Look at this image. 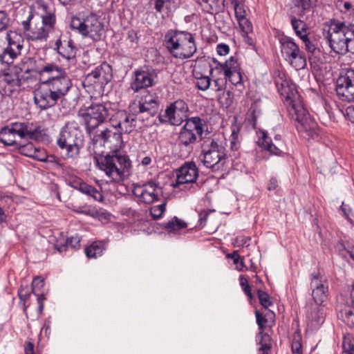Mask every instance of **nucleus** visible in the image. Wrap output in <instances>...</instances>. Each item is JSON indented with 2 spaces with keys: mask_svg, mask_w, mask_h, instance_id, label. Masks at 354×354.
<instances>
[{
  "mask_svg": "<svg viewBox=\"0 0 354 354\" xmlns=\"http://www.w3.org/2000/svg\"><path fill=\"white\" fill-rule=\"evenodd\" d=\"M39 84L34 92V102L41 110L53 107L72 87L65 70L55 63H46L37 70Z\"/></svg>",
  "mask_w": 354,
  "mask_h": 354,
  "instance_id": "1",
  "label": "nucleus"
},
{
  "mask_svg": "<svg viewBox=\"0 0 354 354\" xmlns=\"http://www.w3.org/2000/svg\"><path fill=\"white\" fill-rule=\"evenodd\" d=\"M275 84L286 103L290 115L297 122L296 128L301 136L307 140L317 139L319 132L317 124L308 117L295 84L281 71H279V75L275 78Z\"/></svg>",
  "mask_w": 354,
  "mask_h": 354,
  "instance_id": "2",
  "label": "nucleus"
},
{
  "mask_svg": "<svg viewBox=\"0 0 354 354\" xmlns=\"http://www.w3.org/2000/svg\"><path fill=\"white\" fill-rule=\"evenodd\" d=\"M113 111L110 104L93 103L81 113V116L86 125V132L94 145L99 144L102 146L112 141H116L118 147L122 144L120 133H112L109 129H105L99 133L95 131L98 127L111 118Z\"/></svg>",
  "mask_w": 354,
  "mask_h": 354,
  "instance_id": "3",
  "label": "nucleus"
},
{
  "mask_svg": "<svg viewBox=\"0 0 354 354\" xmlns=\"http://www.w3.org/2000/svg\"><path fill=\"white\" fill-rule=\"evenodd\" d=\"M324 37L336 54L354 55V24L330 19L328 29H324Z\"/></svg>",
  "mask_w": 354,
  "mask_h": 354,
  "instance_id": "4",
  "label": "nucleus"
},
{
  "mask_svg": "<svg viewBox=\"0 0 354 354\" xmlns=\"http://www.w3.org/2000/svg\"><path fill=\"white\" fill-rule=\"evenodd\" d=\"M122 145L116 146V141L105 144L104 146L106 145L111 151L105 156L95 158L97 167L114 182L122 180L131 167L129 157L120 151Z\"/></svg>",
  "mask_w": 354,
  "mask_h": 354,
  "instance_id": "5",
  "label": "nucleus"
},
{
  "mask_svg": "<svg viewBox=\"0 0 354 354\" xmlns=\"http://www.w3.org/2000/svg\"><path fill=\"white\" fill-rule=\"evenodd\" d=\"M164 44L168 52L179 59L191 58L197 50L194 35L187 31L169 30L164 36Z\"/></svg>",
  "mask_w": 354,
  "mask_h": 354,
  "instance_id": "6",
  "label": "nucleus"
},
{
  "mask_svg": "<svg viewBox=\"0 0 354 354\" xmlns=\"http://www.w3.org/2000/svg\"><path fill=\"white\" fill-rule=\"evenodd\" d=\"M205 123L199 117L189 118L178 133L176 144L183 150L181 156L187 157L193 150V146L202 139Z\"/></svg>",
  "mask_w": 354,
  "mask_h": 354,
  "instance_id": "7",
  "label": "nucleus"
},
{
  "mask_svg": "<svg viewBox=\"0 0 354 354\" xmlns=\"http://www.w3.org/2000/svg\"><path fill=\"white\" fill-rule=\"evenodd\" d=\"M32 72V70L22 64L10 67L0 74V94L10 96L17 91L22 84L31 79Z\"/></svg>",
  "mask_w": 354,
  "mask_h": 354,
  "instance_id": "8",
  "label": "nucleus"
},
{
  "mask_svg": "<svg viewBox=\"0 0 354 354\" xmlns=\"http://www.w3.org/2000/svg\"><path fill=\"white\" fill-rule=\"evenodd\" d=\"M82 141L83 135L78 123L75 121H69L62 128L57 144L61 149L66 150V156L69 158L79 154Z\"/></svg>",
  "mask_w": 354,
  "mask_h": 354,
  "instance_id": "9",
  "label": "nucleus"
},
{
  "mask_svg": "<svg viewBox=\"0 0 354 354\" xmlns=\"http://www.w3.org/2000/svg\"><path fill=\"white\" fill-rule=\"evenodd\" d=\"M202 162L212 171H218L225 163V148L218 139L208 138L202 144Z\"/></svg>",
  "mask_w": 354,
  "mask_h": 354,
  "instance_id": "10",
  "label": "nucleus"
},
{
  "mask_svg": "<svg viewBox=\"0 0 354 354\" xmlns=\"http://www.w3.org/2000/svg\"><path fill=\"white\" fill-rule=\"evenodd\" d=\"M70 26L84 37H89L94 41L100 40L104 32L103 24L100 17L93 12L86 16L72 17Z\"/></svg>",
  "mask_w": 354,
  "mask_h": 354,
  "instance_id": "11",
  "label": "nucleus"
},
{
  "mask_svg": "<svg viewBox=\"0 0 354 354\" xmlns=\"http://www.w3.org/2000/svg\"><path fill=\"white\" fill-rule=\"evenodd\" d=\"M189 108L184 100H178L167 106L164 112L160 113L158 119L162 124L179 126L187 117Z\"/></svg>",
  "mask_w": 354,
  "mask_h": 354,
  "instance_id": "12",
  "label": "nucleus"
},
{
  "mask_svg": "<svg viewBox=\"0 0 354 354\" xmlns=\"http://www.w3.org/2000/svg\"><path fill=\"white\" fill-rule=\"evenodd\" d=\"M112 79V68L106 63L97 66L88 73L83 80L84 86L92 87L94 90H102Z\"/></svg>",
  "mask_w": 354,
  "mask_h": 354,
  "instance_id": "13",
  "label": "nucleus"
},
{
  "mask_svg": "<svg viewBox=\"0 0 354 354\" xmlns=\"http://www.w3.org/2000/svg\"><path fill=\"white\" fill-rule=\"evenodd\" d=\"M198 176V171L194 162L185 163L178 171L176 187H180L181 190L193 189L198 187L196 180Z\"/></svg>",
  "mask_w": 354,
  "mask_h": 354,
  "instance_id": "14",
  "label": "nucleus"
},
{
  "mask_svg": "<svg viewBox=\"0 0 354 354\" xmlns=\"http://www.w3.org/2000/svg\"><path fill=\"white\" fill-rule=\"evenodd\" d=\"M336 93L342 101H354V70L347 69L337 80Z\"/></svg>",
  "mask_w": 354,
  "mask_h": 354,
  "instance_id": "15",
  "label": "nucleus"
},
{
  "mask_svg": "<svg viewBox=\"0 0 354 354\" xmlns=\"http://www.w3.org/2000/svg\"><path fill=\"white\" fill-rule=\"evenodd\" d=\"M111 125L115 129H118V132L114 133H130L134 131L136 127V118L133 114L127 113L124 110H119L112 113L109 118Z\"/></svg>",
  "mask_w": 354,
  "mask_h": 354,
  "instance_id": "16",
  "label": "nucleus"
},
{
  "mask_svg": "<svg viewBox=\"0 0 354 354\" xmlns=\"http://www.w3.org/2000/svg\"><path fill=\"white\" fill-rule=\"evenodd\" d=\"M133 194L140 198V201L147 204H151L159 200L162 194V188L159 183L153 180L134 187Z\"/></svg>",
  "mask_w": 354,
  "mask_h": 354,
  "instance_id": "17",
  "label": "nucleus"
},
{
  "mask_svg": "<svg viewBox=\"0 0 354 354\" xmlns=\"http://www.w3.org/2000/svg\"><path fill=\"white\" fill-rule=\"evenodd\" d=\"M310 287L312 297L315 304L322 305L328 296V285L327 280L320 276L319 273L311 274Z\"/></svg>",
  "mask_w": 354,
  "mask_h": 354,
  "instance_id": "18",
  "label": "nucleus"
},
{
  "mask_svg": "<svg viewBox=\"0 0 354 354\" xmlns=\"http://www.w3.org/2000/svg\"><path fill=\"white\" fill-rule=\"evenodd\" d=\"M32 18L33 14L30 11L27 19L21 23L27 39L31 41L46 42L50 32L42 25L31 27L30 22Z\"/></svg>",
  "mask_w": 354,
  "mask_h": 354,
  "instance_id": "19",
  "label": "nucleus"
},
{
  "mask_svg": "<svg viewBox=\"0 0 354 354\" xmlns=\"http://www.w3.org/2000/svg\"><path fill=\"white\" fill-rule=\"evenodd\" d=\"M54 50L66 60L75 57L77 48L73 40L67 35H61L55 41Z\"/></svg>",
  "mask_w": 354,
  "mask_h": 354,
  "instance_id": "20",
  "label": "nucleus"
},
{
  "mask_svg": "<svg viewBox=\"0 0 354 354\" xmlns=\"http://www.w3.org/2000/svg\"><path fill=\"white\" fill-rule=\"evenodd\" d=\"M158 105L159 101L155 93L145 92L138 102V113L153 116L158 111Z\"/></svg>",
  "mask_w": 354,
  "mask_h": 354,
  "instance_id": "21",
  "label": "nucleus"
},
{
  "mask_svg": "<svg viewBox=\"0 0 354 354\" xmlns=\"http://www.w3.org/2000/svg\"><path fill=\"white\" fill-rule=\"evenodd\" d=\"M133 75L131 88L134 92L153 85V75L152 73L148 71L137 70L134 71Z\"/></svg>",
  "mask_w": 354,
  "mask_h": 354,
  "instance_id": "22",
  "label": "nucleus"
},
{
  "mask_svg": "<svg viewBox=\"0 0 354 354\" xmlns=\"http://www.w3.org/2000/svg\"><path fill=\"white\" fill-rule=\"evenodd\" d=\"M275 37L280 44L281 53L285 60L300 50L292 38L279 33V31L276 33Z\"/></svg>",
  "mask_w": 354,
  "mask_h": 354,
  "instance_id": "23",
  "label": "nucleus"
},
{
  "mask_svg": "<svg viewBox=\"0 0 354 354\" xmlns=\"http://www.w3.org/2000/svg\"><path fill=\"white\" fill-rule=\"evenodd\" d=\"M351 305L339 304L337 306V316L348 326L354 325V283L350 292Z\"/></svg>",
  "mask_w": 354,
  "mask_h": 354,
  "instance_id": "24",
  "label": "nucleus"
},
{
  "mask_svg": "<svg viewBox=\"0 0 354 354\" xmlns=\"http://www.w3.org/2000/svg\"><path fill=\"white\" fill-rule=\"evenodd\" d=\"M71 185L82 193L91 196L95 201H102L103 200V196L100 191L83 182L81 179H75L71 183Z\"/></svg>",
  "mask_w": 354,
  "mask_h": 354,
  "instance_id": "25",
  "label": "nucleus"
},
{
  "mask_svg": "<svg viewBox=\"0 0 354 354\" xmlns=\"http://www.w3.org/2000/svg\"><path fill=\"white\" fill-rule=\"evenodd\" d=\"M204 12L216 15L223 12L225 0H196Z\"/></svg>",
  "mask_w": 354,
  "mask_h": 354,
  "instance_id": "26",
  "label": "nucleus"
},
{
  "mask_svg": "<svg viewBox=\"0 0 354 354\" xmlns=\"http://www.w3.org/2000/svg\"><path fill=\"white\" fill-rule=\"evenodd\" d=\"M257 135L258 140L257 143L260 147L269 151L270 154L277 156L281 154V150L272 142L271 139L268 136L266 131H259Z\"/></svg>",
  "mask_w": 354,
  "mask_h": 354,
  "instance_id": "27",
  "label": "nucleus"
},
{
  "mask_svg": "<svg viewBox=\"0 0 354 354\" xmlns=\"http://www.w3.org/2000/svg\"><path fill=\"white\" fill-rule=\"evenodd\" d=\"M6 39L8 43L7 48L10 49L13 53H18L21 54L24 42L23 36L17 31L10 30L6 34Z\"/></svg>",
  "mask_w": 354,
  "mask_h": 354,
  "instance_id": "28",
  "label": "nucleus"
},
{
  "mask_svg": "<svg viewBox=\"0 0 354 354\" xmlns=\"http://www.w3.org/2000/svg\"><path fill=\"white\" fill-rule=\"evenodd\" d=\"M324 313L320 306H315L307 314L308 322L313 328L319 326L324 322Z\"/></svg>",
  "mask_w": 354,
  "mask_h": 354,
  "instance_id": "29",
  "label": "nucleus"
},
{
  "mask_svg": "<svg viewBox=\"0 0 354 354\" xmlns=\"http://www.w3.org/2000/svg\"><path fill=\"white\" fill-rule=\"evenodd\" d=\"M80 241L81 239L77 235L71 236L66 239H63L60 243L57 242L55 244V248L59 252L66 251L68 245L72 248L77 250L80 248Z\"/></svg>",
  "mask_w": 354,
  "mask_h": 354,
  "instance_id": "30",
  "label": "nucleus"
},
{
  "mask_svg": "<svg viewBox=\"0 0 354 354\" xmlns=\"http://www.w3.org/2000/svg\"><path fill=\"white\" fill-rule=\"evenodd\" d=\"M24 138L38 140L41 136L40 127H35L32 122H23Z\"/></svg>",
  "mask_w": 354,
  "mask_h": 354,
  "instance_id": "31",
  "label": "nucleus"
},
{
  "mask_svg": "<svg viewBox=\"0 0 354 354\" xmlns=\"http://www.w3.org/2000/svg\"><path fill=\"white\" fill-rule=\"evenodd\" d=\"M286 61L296 70L303 69L306 66V56L301 50L288 58Z\"/></svg>",
  "mask_w": 354,
  "mask_h": 354,
  "instance_id": "32",
  "label": "nucleus"
},
{
  "mask_svg": "<svg viewBox=\"0 0 354 354\" xmlns=\"http://www.w3.org/2000/svg\"><path fill=\"white\" fill-rule=\"evenodd\" d=\"M104 250V245L102 241H95L84 250L88 258H97L102 255Z\"/></svg>",
  "mask_w": 354,
  "mask_h": 354,
  "instance_id": "33",
  "label": "nucleus"
},
{
  "mask_svg": "<svg viewBox=\"0 0 354 354\" xmlns=\"http://www.w3.org/2000/svg\"><path fill=\"white\" fill-rule=\"evenodd\" d=\"M35 9L37 15L40 18L48 15V13L55 12V8L53 6L49 5L43 0H38L35 3Z\"/></svg>",
  "mask_w": 354,
  "mask_h": 354,
  "instance_id": "34",
  "label": "nucleus"
},
{
  "mask_svg": "<svg viewBox=\"0 0 354 354\" xmlns=\"http://www.w3.org/2000/svg\"><path fill=\"white\" fill-rule=\"evenodd\" d=\"M9 128L8 127H5L2 128L0 131V142L3 143L5 146H13L16 148L18 142H17L12 138L13 133L10 131H8Z\"/></svg>",
  "mask_w": 354,
  "mask_h": 354,
  "instance_id": "35",
  "label": "nucleus"
},
{
  "mask_svg": "<svg viewBox=\"0 0 354 354\" xmlns=\"http://www.w3.org/2000/svg\"><path fill=\"white\" fill-rule=\"evenodd\" d=\"M291 24L295 34L301 39L304 35L307 33V25L306 24L300 19H297L295 17H292Z\"/></svg>",
  "mask_w": 354,
  "mask_h": 354,
  "instance_id": "36",
  "label": "nucleus"
},
{
  "mask_svg": "<svg viewBox=\"0 0 354 354\" xmlns=\"http://www.w3.org/2000/svg\"><path fill=\"white\" fill-rule=\"evenodd\" d=\"M196 79V86L201 91L207 90L211 84V78L209 76L203 75L200 73L196 72L194 74Z\"/></svg>",
  "mask_w": 354,
  "mask_h": 354,
  "instance_id": "37",
  "label": "nucleus"
},
{
  "mask_svg": "<svg viewBox=\"0 0 354 354\" xmlns=\"http://www.w3.org/2000/svg\"><path fill=\"white\" fill-rule=\"evenodd\" d=\"M187 226V225L185 221L174 216L171 221L165 223V228L169 232H174L186 228Z\"/></svg>",
  "mask_w": 354,
  "mask_h": 354,
  "instance_id": "38",
  "label": "nucleus"
},
{
  "mask_svg": "<svg viewBox=\"0 0 354 354\" xmlns=\"http://www.w3.org/2000/svg\"><path fill=\"white\" fill-rule=\"evenodd\" d=\"M214 67L210 66L209 75L212 77V75H216L218 77H225V66L224 63H221L216 61L215 59H213Z\"/></svg>",
  "mask_w": 354,
  "mask_h": 354,
  "instance_id": "39",
  "label": "nucleus"
},
{
  "mask_svg": "<svg viewBox=\"0 0 354 354\" xmlns=\"http://www.w3.org/2000/svg\"><path fill=\"white\" fill-rule=\"evenodd\" d=\"M41 19V25L46 28L50 32H52L56 24L55 12L48 13V15L44 16Z\"/></svg>",
  "mask_w": 354,
  "mask_h": 354,
  "instance_id": "40",
  "label": "nucleus"
},
{
  "mask_svg": "<svg viewBox=\"0 0 354 354\" xmlns=\"http://www.w3.org/2000/svg\"><path fill=\"white\" fill-rule=\"evenodd\" d=\"M224 65L226 68L225 75L230 74L232 72L241 71L240 64L238 62L237 59L234 57H230V59L224 62Z\"/></svg>",
  "mask_w": 354,
  "mask_h": 354,
  "instance_id": "41",
  "label": "nucleus"
},
{
  "mask_svg": "<svg viewBox=\"0 0 354 354\" xmlns=\"http://www.w3.org/2000/svg\"><path fill=\"white\" fill-rule=\"evenodd\" d=\"M35 147L32 142H28L26 145H20L18 143L16 148L18 151L24 156L32 158V156L35 151Z\"/></svg>",
  "mask_w": 354,
  "mask_h": 354,
  "instance_id": "42",
  "label": "nucleus"
},
{
  "mask_svg": "<svg viewBox=\"0 0 354 354\" xmlns=\"http://www.w3.org/2000/svg\"><path fill=\"white\" fill-rule=\"evenodd\" d=\"M166 210V201L162 203L152 206L150 208V214L153 219H159L162 218L164 212Z\"/></svg>",
  "mask_w": 354,
  "mask_h": 354,
  "instance_id": "43",
  "label": "nucleus"
},
{
  "mask_svg": "<svg viewBox=\"0 0 354 354\" xmlns=\"http://www.w3.org/2000/svg\"><path fill=\"white\" fill-rule=\"evenodd\" d=\"M225 79L236 86H243V76L241 71L232 72L230 74L225 75Z\"/></svg>",
  "mask_w": 354,
  "mask_h": 354,
  "instance_id": "44",
  "label": "nucleus"
},
{
  "mask_svg": "<svg viewBox=\"0 0 354 354\" xmlns=\"http://www.w3.org/2000/svg\"><path fill=\"white\" fill-rule=\"evenodd\" d=\"M343 354H354V343L353 338L344 336L342 341Z\"/></svg>",
  "mask_w": 354,
  "mask_h": 354,
  "instance_id": "45",
  "label": "nucleus"
},
{
  "mask_svg": "<svg viewBox=\"0 0 354 354\" xmlns=\"http://www.w3.org/2000/svg\"><path fill=\"white\" fill-rule=\"evenodd\" d=\"M20 55L18 53H13L10 49L6 48L3 52L0 55V61L1 63L10 64L12 62L13 59Z\"/></svg>",
  "mask_w": 354,
  "mask_h": 354,
  "instance_id": "46",
  "label": "nucleus"
},
{
  "mask_svg": "<svg viewBox=\"0 0 354 354\" xmlns=\"http://www.w3.org/2000/svg\"><path fill=\"white\" fill-rule=\"evenodd\" d=\"M257 295L259 299V302L263 307L267 308L272 305V302L270 300V297L267 292L259 289L257 290Z\"/></svg>",
  "mask_w": 354,
  "mask_h": 354,
  "instance_id": "47",
  "label": "nucleus"
},
{
  "mask_svg": "<svg viewBox=\"0 0 354 354\" xmlns=\"http://www.w3.org/2000/svg\"><path fill=\"white\" fill-rule=\"evenodd\" d=\"M301 39L304 44L305 49L306 51L311 53L312 55L316 54L319 52L318 48L313 41L309 39L308 35H303Z\"/></svg>",
  "mask_w": 354,
  "mask_h": 354,
  "instance_id": "48",
  "label": "nucleus"
},
{
  "mask_svg": "<svg viewBox=\"0 0 354 354\" xmlns=\"http://www.w3.org/2000/svg\"><path fill=\"white\" fill-rule=\"evenodd\" d=\"M238 23L242 34H250L252 32V24L246 17L238 20Z\"/></svg>",
  "mask_w": 354,
  "mask_h": 354,
  "instance_id": "49",
  "label": "nucleus"
},
{
  "mask_svg": "<svg viewBox=\"0 0 354 354\" xmlns=\"http://www.w3.org/2000/svg\"><path fill=\"white\" fill-rule=\"evenodd\" d=\"M212 78L214 82L213 89L215 91H221L224 90L227 82L225 77H218L216 75H212Z\"/></svg>",
  "mask_w": 354,
  "mask_h": 354,
  "instance_id": "50",
  "label": "nucleus"
},
{
  "mask_svg": "<svg viewBox=\"0 0 354 354\" xmlns=\"http://www.w3.org/2000/svg\"><path fill=\"white\" fill-rule=\"evenodd\" d=\"M227 257L233 260L234 263L236 265V268L239 270H242L245 267L243 259L239 254L237 251H234L232 253L228 254Z\"/></svg>",
  "mask_w": 354,
  "mask_h": 354,
  "instance_id": "51",
  "label": "nucleus"
},
{
  "mask_svg": "<svg viewBox=\"0 0 354 354\" xmlns=\"http://www.w3.org/2000/svg\"><path fill=\"white\" fill-rule=\"evenodd\" d=\"M7 127L9 128L8 131L13 134H17L21 138H24L23 122H12Z\"/></svg>",
  "mask_w": 354,
  "mask_h": 354,
  "instance_id": "52",
  "label": "nucleus"
},
{
  "mask_svg": "<svg viewBox=\"0 0 354 354\" xmlns=\"http://www.w3.org/2000/svg\"><path fill=\"white\" fill-rule=\"evenodd\" d=\"M234 8L235 16L238 20L241 19L245 17V10L242 4H241L237 0L232 2Z\"/></svg>",
  "mask_w": 354,
  "mask_h": 354,
  "instance_id": "53",
  "label": "nucleus"
},
{
  "mask_svg": "<svg viewBox=\"0 0 354 354\" xmlns=\"http://www.w3.org/2000/svg\"><path fill=\"white\" fill-rule=\"evenodd\" d=\"M44 279L39 277H36L33 279L32 282V292L33 294H39L41 292V288L44 287Z\"/></svg>",
  "mask_w": 354,
  "mask_h": 354,
  "instance_id": "54",
  "label": "nucleus"
},
{
  "mask_svg": "<svg viewBox=\"0 0 354 354\" xmlns=\"http://www.w3.org/2000/svg\"><path fill=\"white\" fill-rule=\"evenodd\" d=\"M32 158L41 162H46L48 160V156L44 149L35 147V151H34V153L32 156Z\"/></svg>",
  "mask_w": 354,
  "mask_h": 354,
  "instance_id": "55",
  "label": "nucleus"
},
{
  "mask_svg": "<svg viewBox=\"0 0 354 354\" xmlns=\"http://www.w3.org/2000/svg\"><path fill=\"white\" fill-rule=\"evenodd\" d=\"M30 295L29 289L28 287L21 286L18 290V296L21 301L24 302V310L26 311V306L25 305V301L29 298Z\"/></svg>",
  "mask_w": 354,
  "mask_h": 354,
  "instance_id": "56",
  "label": "nucleus"
},
{
  "mask_svg": "<svg viewBox=\"0 0 354 354\" xmlns=\"http://www.w3.org/2000/svg\"><path fill=\"white\" fill-rule=\"evenodd\" d=\"M259 334L261 335V339L260 341V345H261L260 348L271 349L272 344H271L270 337L267 333H264L263 331H262V333H261V331H260Z\"/></svg>",
  "mask_w": 354,
  "mask_h": 354,
  "instance_id": "57",
  "label": "nucleus"
},
{
  "mask_svg": "<svg viewBox=\"0 0 354 354\" xmlns=\"http://www.w3.org/2000/svg\"><path fill=\"white\" fill-rule=\"evenodd\" d=\"M10 23V18L8 14L3 11L0 10V31L6 30Z\"/></svg>",
  "mask_w": 354,
  "mask_h": 354,
  "instance_id": "58",
  "label": "nucleus"
},
{
  "mask_svg": "<svg viewBox=\"0 0 354 354\" xmlns=\"http://www.w3.org/2000/svg\"><path fill=\"white\" fill-rule=\"evenodd\" d=\"M214 211V210H211V209H203L202 212H201L198 214V217H199L198 223H199V225L201 227H203L206 224L208 216L209 215V214L211 212H212Z\"/></svg>",
  "mask_w": 354,
  "mask_h": 354,
  "instance_id": "59",
  "label": "nucleus"
},
{
  "mask_svg": "<svg viewBox=\"0 0 354 354\" xmlns=\"http://www.w3.org/2000/svg\"><path fill=\"white\" fill-rule=\"evenodd\" d=\"M257 323L259 326L261 333L266 328V324L267 323V319L258 311L255 312Z\"/></svg>",
  "mask_w": 354,
  "mask_h": 354,
  "instance_id": "60",
  "label": "nucleus"
},
{
  "mask_svg": "<svg viewBox=\"0 0 354 354\" xmlns=\"http://www.w3.org/2000/svg\"><path fill=\"white\" fill-rule=\"evenodd\" d=\"M343 7L345 10L344 12L354 18V1H344Z\"/></svg>",
  "mask_w": 354,
  "mask_h": 354,
  "instance_id": "61",
  "label": "nucleus"
},
{
  "mask_svg": "<svg viewBox=\"0 0 354 354\" xmlns=\"http://www.w3.org/2000/svg\"><path fill=\"white\" fill-rule=\"evenodd\" d=\"M167 2V0H151V3L153 5L154 9L158 12H161L162 11L164 5Z\"/></svg>",
  "mask_w": 354,
  "mask_h": 354,
  "instance_id": "62",
  "label": "nucleus"
},
{
  "mask_svg": "<svg viewBox=\"0 0 354 354\" xmlns=\"http://www.w3.org/2000/svg\"><path fill=\"white\" fill-rule=\"evenodd\" d=\"M216 51L219 55H226L229 53L230 47L225 44H218L216 47Z\"/></svg>",
  "mask_w": 354,
  "mask_h": 354,
  "instance_id": "63",
  "label": "nucleus"
},
{
  "mask_svg": "<svg viewBox=\"0 0 354 354\" xmlns=\"http://www.w3.org/2000/svg\"><path fill=\"white\" fill-rule=\"evenodd\" d=\"M292 354H302L301 344L299 341H294L292 344Z\"/></svg>",
  "mask_w": 354,
  "mask_h": 354,
  "instance_id": "64",
  "label": "nucleus"
}]
</instances>
